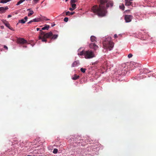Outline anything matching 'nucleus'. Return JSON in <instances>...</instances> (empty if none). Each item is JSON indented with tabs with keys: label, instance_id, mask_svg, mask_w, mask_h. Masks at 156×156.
I'll list each match as a JSON object with an SVG mask.
<instances>
[{
	"label": "nucleus",
	"instance_id": "5",
	"mask_svg": "<svg viewBox=\"0 0 156 156\" xmlns=\"http://www.w3.org/2000/svg\"><path fill=\"white\" fill-rule=\"evenodd\" d=\"M133 18V16L131 15H126L125 17V19L126 22L127 23L130 22Z\"/></svg>",
	"mask_w": 156,
	"mask_h": 156
},
{
	"label": "nucleus",
	"instance_id": "39",
	"mask_svg": "<svg viewBox=\"0 0 156 156\" xmlns=\"http://www.w3.org/2000/svg\"><path fill=\"white\" fill-rule=\"evenodd\" d=\"M74 13V12H70V15H73Z\"/></svg>",
	"mask_w": 156,
	"mask_h": 156
},
{
	"label": "nucleus",
	"instance_id": "22",
	"mask_svg": "<svg viewBox=\"0 0 156 156\" xmlns=\"http://www.w3.org/2000/svg\"><path fill=\"white\" fill-rule=\"evenodd\" d=\"M11 0H2L1 2L3 3H5L8 2H9Z\"/></svg>",
	"mask_w": 156,
	"mask_h": 156
},
{
	"label": "nucleus",
	"instance_id": "1",
	"mask_svg": "<svg viewBox=\"0 0 156 156\" xmlns=\"http://www.w3.org/2000/svg\"><path fill=\"white\" fill-rule=\"evenodd\" d=\"M98 1L100 2L101 3L99 5V7H98L97 5H95L92 7V10L94 13L98 15L99 16H104L106 15L107 11L103 4L106 2L107 7H112L113 4V2L111 1L107 2V0H98Z\"/></svg>",
	"mask_w": 156,
	"mask_h": 156
},
{
	"label": "nucleus",
	"instance_id": "10",
	"mask_svg": "<svg viewBox=\"0 0 156 156\" xmlns=\"http://www.w3.org/2000/svg\"><path fill=\"white\" fill-rule=\"evenodd\" d=\"M80 65V62L79 61H74L72 65V67H75L77 66Z\"/></svg>",
	"mask_w": 156,
	"mask_h": 156
},
{
	"label": "nucleus",
	"instance_id": "21",
	"mask_svg": "<svg viewBox=\"0 0 156 156\" xmlns=\"http://www.w3.org/2000/svg\"><path fill=\"white\" fill-rule=\"evenodd\" d=\"M79 77V76L75 75L72 78V79L73 80H76Z\"/></svg>",
	"mask_w": 156,
	"mask_h": 156
},
{
	"label": "nucleus",
	"instance_id": "43",
	"mask_svg": "<svg viewBox=\"0 0 156 156\" xmlns=\"http://www.w3.org/2000/svg\"><path fill=\"white\" fill-rule=\"evenodd\" d=\"M68 0H65V1H66V2H67V1H68Z\"/></svg>",
	"mask_w": 156,
	"mask_h": 156
},
{
	"label": "nucleus",
	"instance_id": "17",
	"mask_svg": "<svg viewBox=\"0 0 156 156\" xmlns=\"http://www.w3.org/2000/svg\"><path fill=\"white\" fill-rule=\"evenodd\" d=\"M119 8L122 10H124L125 7L124 5L122 4H120L119 6Z\"/></svg>",
	"mask_w": 156,
	"mask_h": 156
},
{
	"label": "nucleus",
	"instance_id": "4",
	"mask_svg": "<svg viewBox=\"0 0 156 156\" xmlns=\"http://www.w3.org/2000/svg\"><path fill=\"white\" fill-rule=\"evenodd\" d=\"M41 35H42V37L44 38H49L53 35L51 31L45 34L44 32L41 31Z\"/></svg>",
	"mask_w": 156,
	"mask_h": 156
},
{
	"label": "nucleus",
	"instance_id": "28",
	"mask_svg": "<svg viewBox=\"0 0 156 156\" xmlns=\"http://www.w3.org/2000/svg\"><path fill=\"white\" fill-rule=\"evenodd\" d=\"M133 56V55L132 54L130 53L128 55V57L129 58H131Z\"/></svg>",
	"mask_w": 156,
	"mask_h": 156
},
{
	"label": "nucleus",
	"instance_id": "11",
	"mask_svg": "<svg viewBox=\"0 0 156 156\" xmlns=\"http://www.w3.org/2000/svg\"><path fill=\"white\" fill-rule=\"evenodd\" d=\"M132 0H125V5L127 6H129L131 5L132 2L131 1Z\"/></svg>",
	"mask_w": 156,
	"mask_h": 156
},
{
	"label": "nucleus",
	"instance_id": "14",
	"mask_svg": "<svg viewBox=\"0 0 156 156\" xmlns=\"http://www.w3.org/2000/svg\"><path fill=\"white\" fill-rule=\"evenodd\" d=\"M39 39L42 40V41L43 42H46L47 41V40L45 39L46 38H44L42 37V35H41V34L39 36Z\"/></svg>",
	"mask_w": 156,
	"mask_h": 156
},
{
	"label": "nucleus",
	"instance_id": "25",
	"mask_svg": "<svg viewBox=\"0 0 156 156\" xmlns=\"http://www.w3.org/2000/svg\"><path fill=\"white\" fill-rule=\"evenodd\" d=\"M80 70L83 73H84L86 70V69L83 68H81L80 69Z\"/></svg>",
	"mask_w": 156,
	"mask_h": 156
},
{
	"label": "nucleus",
	"instance_id": "36",
	"mask_svg": "<svg viewBox=\"0 0 156 156\" xmlns=\"http://www.w3.org/2000/svg\"><path fill=\"white\" fill-rule=\"evenodd\" d=\"M44 20H50L49 19H47V18H46V17H44Z\"/></svg>",
	"mask_w": 156,
	"mask_h": 156
},
{
	"label": "nucleus",
	"instance_id": "18",
	"mask_svg": "<svg viewBox=\"0 0 156 156\" xmlns=\"http://www.w3.org/2000/svg\"><path fill=\"white\" fill-rule=\"evenodd\" d=\"M52 37L51 38L52 39H57L58 36V34H55L54 35H53L52 36Z\"/></svg>",
	"mask_w": 156,
	"mask_h": 156
},
{
	"label": "nucleus",
	"instance_id": "26",
	"mask_svg": "<svg viewBox=\"0 0 156 156\" xmlns=\"http://www.w3.org/2000/svg\"><path fill=\"white\" fill-rule=\"evenodd\" d=\"M58 149L56 148H55L54 149L53 152L54 154H56L58 152Z\"/></svg>",
	"mask_w": 156,
	"mask_h": 156
},
{
	"label": "nucleus",
	"instance_id": "13",
	"mask_svg": "<svg viewBox=\"0 0 156 156\" xmlns=\"http://www.w3.org/2000/svg\"><path fill=\"white\" fill-rule=\"evenodd\" d=\"M144 77V75H141L140 73V74L138 75L137 76H136V79L137 80H139L143 78Z\"/></svg>",
	"mask_w": 156,
	"mask_h": 156
},
{
	"label": "nucleus",
	"instance_id": "31",
	"mask_svg": "<svg viewBox=\"0 0 156 156\" xmlns=\"http://www.w3.org/2000/svg\"><path fill=\"white\" fill-rule=\"evenodd\" d=\"M39 0H33V2H34V4H36L37 3Z\"/></svg>",
	"mask_w": 156,
	"mask_h": 156
},
{
	"label": "nucleus",
	"instance_id": "38",
	"mask_svg": "<svg viewBox=\"0 0 156 156\" xmlns=\"http://www.w3.org/2000/svg\"><path fill=\"white\" fill-rule=\"evenodd\" d=\"M117 35L116 34H115L114 35V37L115 38H116L117 37Z\"/></svg>",
	"mask_w": 156,
	"mask_h": 156
},
{
	"label": "nucleus",
	"instance_id": "7",
	"mask_svg": "<svg viewBox=\"0 0 156 156\" xmlns=\"http://www.w3.org/2000/svg\"><path fill=\"white\" fill-rule=\"evenodd\" d=\"M140 71L141 75H142L143 74H146L150 72V71H149L148 69L146 68H144L143 69H141L140 70Z\"/></svg>",
	"mask_w": 156,
	"mask_h": 156
},
{
	"label": "nucleus",
	"instance_id": "8",
	"mask_svg": "<svg viewBox=\"0 0 156 156\" xmlns=\"http://www.w3.org/2000/svg\"><path fill=\"white\" fill-rule=\"evenodd\" d=\"M90 48L93 49L95 50L97 49L98 47L94 43H91L90 44Z\"/></svg>",
	"mask_w": 156,
	"mask_h": 156
},
{
	"label": "nucleus",
	"instance_id": "15",
	"mask_svg": "<svg viewBox=\"0 0 156 156\" xmlns=\"http://www.w3.org/2000/svg\"><path fill=\"white\" fill-rule=\"evenodd\" d=\"M90 40L92 42H94L96 41V37L94 36H92L90 37Z\"/></svg>",
	"mask_w": 156,
	"mask_h": 156
},
{
	"label": "nucleus",
	"instance_id": "20",
	"mask_svg": "<svg viewBox=\"0 0 156 156\" xmlns=\"http://www.w3.org/2000/svg\"><path fill=\"white\" fill-rule=\"evenodd\" d=\"M26 22V21L23 19H22L20 20H19V23H21L22 24H23L25 23Z\"/></svg>",
	"mask_w": 156,
	"mask_h": 156
},
{
	"label": "nucleus",
	"instance_id": "30",
	"mask_svg": "<svg viewBox=\"0 0 156 156\" xmlns=\"http://www.w3.org/2000/svg\"><path fill=\"white\" fill-rule=\"evenodd\" d=\"M68 20V17H65L64 19V21L65 22H67Z\"/></svg>",
	"mask_w": 156,
	"mask_h": 156
},
{
	"label": "nucleus",
	"instance_id": "45",
	"mask_svg": "<svg viewBox=\"0 0 156 156\" xmlns=\"http://www.w3.org/2000/svg\"><path fill=\"white\" fill-rule=\"evenodd\" d=\"M52 27H53V26L52 25Z\"/></svg>",
	"mask_w": 156,
	"mask_h": 156
},
{
	"label": "nucleus",
	"instance_id": "34",
	"mask_svg": "<svg viewBox=\"0 0 156 156\" xmlns=\"http://www.w3.org/2000/svg\"><path fill=\"white\" fill-rule=\"evenodd\" d=\"M27 19H28V18L27 16H25L24 17V20H25V21H27Z\"/></svg>",
	"mask_w": 156,
	"mask_h": 156
},
{
	"label": "nucleus",
	"instance_id": "27",
	"mask_svg": "<svg viewBox=\"0 0 156 156\" xmlns=\"http://www.w3.org/2000/svg\"><path fill=\"white\" fill-rule=\"evenodd\" d=\"M71 6L74 9L76 8V5L74 4H71Z\"/></svg>",
	"mask_w": 156,
	"mask_h": 156
},
{
	"label": "nucleus",
	"instance_id": "42",
	"mask_svg": "<svg viewBox=\"0 0 156 156\" xmlns=\"http://www.w3.org/2000/svg\"><path fill=\"white\" fill-rule=\"evenodd\" d=\"M40 29L39 28H37V31H38V30H40Z\"/></svg>",
	"mask_w": 156,
	"mask_h": 156
},
{
	"label": "nucleus",
	"instance_id": "23",
	"mask_svg": "<svg viewBox=\"0 0 156 156\" xmlns=\"http://www.w3.org/2000/svg\"><path fill=\"white\" fill-rule=\"evenodd\" d=\"M11 0H2L1 2L3 3H5L8 2H9Z\"/></svg>",
	"mask_w": 156,
	"mask_h": 156
},
{
	"label": "nucleus",
	"instance_id": "3",
	"mask_svg": "<svg viewBox=\"0 0 156 156\" xmlns=\"http://www.w3.org/2000/svg\"><path fill=\"white\" fill-rule=\"evenodd\" d=\"M103 44L104 48L108 50H112L114 47V43L111 40V37H106L103 41Z\"/></svg>",
	"mask_w": 156,
	"mask_h": 156
},
{
	"label": "nucleus",
	"instance_id": "2",
	"mask_svg": "<svg viewBox=\"0 0 156 156\" xmlns=\"http://www.w3.org/2000/svg\"><path fill=\"white\" fill-rule=\"evenodd\" d=\"M82 48H80L78 50V55H83L85 58L86 59H90L95 57L94 53L92 51L88 50L84 51L83 49L81 51V50Z\"/></svg>",
	"mask_w": 156,
	"mask_h": 156
},
{
	"label": "nucleus",
	"instance_id": "41",
	"mask_svg": "<svg viewBox=\"0 0 156 156\" xmlns=\"http://www.w3.org/2000/svg\"><path fill=\"white\" fill-rule=\"evenodd\" d=\"M11 17V15H9L8 16V18H9V17Z\"/></svg>",
	"mask_w": 156,
	"mask_h": 156
},
{
	"label": "nucleus",
	"instance_id": "33",
	"mask_svg": "<svg viewBox=\"0 0 156 156\" xmlns=\"http://www.w3.org/2000/svg\"><path fill=\"white\" fill-rule=\"evenodd\" d=\"M76 2L75 0H71V3H75Z\"/></svg>",
	"mask_w": 156,
	"mask_h": 156
},
{
	"label": "nucleus",
	"instance_id": "16",
	"mask_svg": "<svg viewBox=\"0 0 156 156\" xmlns=\"http://www.w3.org/2000/svg\"><path fill=\"white\" fill-rule=\"evenodd\" d=\"M41 19L40 18H35L34 19H33V22H38L41 21Z\"/></svg>",
	"mask_w": 156,
	"mask_h": 156
},
{
	"label": "nucleus",
	"instance_id": "29",
	"mask_svg": "<svg viewBox=\"0 0 156 156\" xmlns=\"http://www.w3.org/2000/svg\"><path fill=\"white\" fill-rule=\"evenodd\" d=\"M5 23V25L6 27H8L9 28V24L7 22H6Z\"/></svg>",
	"mask_w": 156,
	"mask_h": 156
},
{
	"label": "nucleus",
	"instance_id": "44",
	"mask_svg": "<svg viewBox=\"0 0 156 156\" xmlns=\"http://www.w3.org/2000/svg\"><path fill=\"white\" fill-rule=\"evenodd\" d=\"M55 25V24H54V25H53V26Z\"/></svg>",
	"mask_w": 156,
	"mask_h": 156
},
{
	"label": "nucleus",
	"instance_id": "32",
	"mask_svg": "<svg viewBox=\"0 0 156 156\" xmlns=\"http://www.w3.org/2000/svg\"><path fill=\"white\" fill-rule=\"evenodd\" d=\"M66 14L67 16L70 15V12L69 11H67L66 12Z\"/></svg>",
	"mask_w": 156,
	"mask_h": 156
},
{
	"label": "nucleus",
	"instance_id": "6",
	"mask_svg": "<svg viewBox=\"0 0 156 156\" xmlns=\"http://www.w3.org/2000/svg\"><path fill=\"white\" fill-rule=\"evenodd\" d=\"M17 41L18 43L20 44H26L27 43V41L23 38H19L17 39Z\"/></svg>",
	"mask_w": 156,
	"mask_h": 156
},
{
	"label": "nucleus",
	"instance_id": "9",
	"mask_svg": "<svg viewBox=\"0 0 156 156\" xmlns=\"http://www.w3.org/2000/svg\"><path fill=\"white\" fill-rule=\"evenodd\" d=\"M8 9L7 7H0V13H3L5 12V11Z\"/></svg>",
	"mask_w": 156,
	"mask_h": 156
},
{
	"label": "nucleus",
	"instance_id": "35",
	"mask_svg": "<svg viewBox=\"0 0 156 156\" xmlns=\"http://www.w3.org/2000/svg\"><path fill=\"white\" fill-rule=\"evenodd\" d=\"M33 22V20H31L28 23L29 24L30 23H31L32 22Z\"/></svg>",
	"mask_w": 156,
	"mask_h": 156
},
{
	"label": "nucleus",
	"instance_id": "24",
	"mask_svg": "<svg viewBox=\"0 0 156 156\" xmlns=\"http://www.w3.org/2000/svg\"><path fill=\"white\" fill-rule=\"evenodd\" d=\"M25 0H20V1H19L16 4V5H18L21 4L22 3H23V2H24Z\"/></svg>",
	"mask_w": 156,
	"mask_h": 156
},
{
	"label": "nucleus",
	"instance_id": "37",
	"mask_svg": "<svg viewBox=\"0 0 156 156\" xmlns=\"http://www.w3.org/2000/svg\"><path fill=\"white\" fill-rule=\"evenodd\" d=\"M69 9L70 11H73V10L74 9L70 8H69Z\"/></svg>",
	"mask_w": 156,
	"mask_h": 156
},
{
	"label": "nucleus",
	"instance_id": "40",
	"mask_svg": "<svg viewBox=\"0 0 156 156\" xmlns=\"http://www.w3.org/2000/svg\"><path fill=\"white\" fill-rule=\"evenodd\" d=\"M4 48H5V49H6L7 50L8 49V47L6 46L5 45L4 46Z\"/></svg>",
	"mask_w": 156,
	"mask_h": 156
},
{
	"label": "nucleus",
	"instance_id": "19",
	"mask_svg": "<svg viewBox=\"0 0 156 156\" xmlns=\"http://www.w3.org/2000/svg\"><path fill=\"white\" fill-rule=\"evenodd\" d=\"M49 27V26L48 25H46L45 26L42 28V30H48Z\"/></svg>",
	"mask_w": 156,
	"mask_h": 156
},
{
	"label": "nucleus",
	"instance_id": "12",
	"mask_svg": "<svg viewBox=\"0 0 156 156\" xmlns=\"http://www.w3.org/2000/svg\"><path fill=\"white\" fill-rule=\"evenodd\" d=\"M27 10V11H29V12L28 14V16H30L34 13V11L33 10H31L30 9H28Z\"/></svg>",
	"mask_w": 156,
	"mask_h": 156
}]
</instances>
